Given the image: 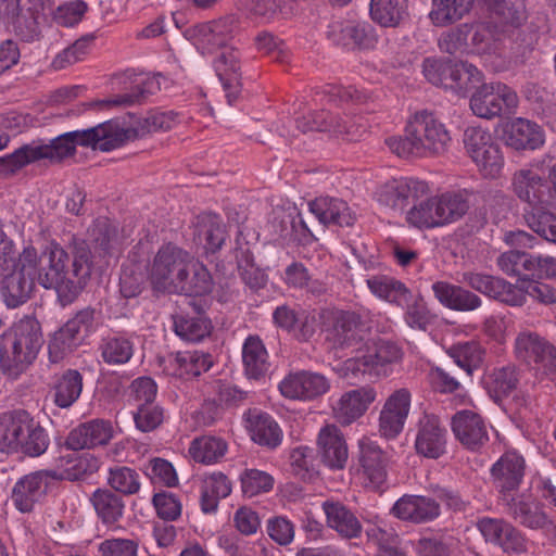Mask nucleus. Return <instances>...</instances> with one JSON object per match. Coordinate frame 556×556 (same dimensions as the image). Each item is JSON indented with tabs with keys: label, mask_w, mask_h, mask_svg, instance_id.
Instances as JSON below:
<instances>
[{
	"label": "nucleus",
	"mask_w": 556,
	"mask_h": 556,
	"mask_svg": "<svg viewBox=\"0 0 556 556\" xmlns=\"http://www.w3.org/2000/svg\"><path fill=\"white\" fill-rule=\"evenodd\" d=\"M250 431L252 440L269 448L277 447L282 440V431L278 424L268 414L251 415Z\"/></svg>",
	"instance_id": "nucleus-47"
},
{
	"label": "nucleus",
	"mask_w": 556,
	"mask_h": 556,
	"mask_svg": "<svg viewBox=\"0 0 556 556\" xmlns=\"http://www.w3.org/2000/svg\"><path fill=\"white\" fill-rule=\"evenodd\" d=\"M510 187L514 194L527 205L525 210L552 205L555 199L548 178L540 173L538 164L516 170Z\"/></svg>",
	"instance_id": "nucleus-7"
},
{
	"label": "nucleus",
	"mask_w": 556,
	"mask_h": 556,
	"mask_svg": "<svg viewBox=\"0 0 556 556\" xmlns=\"http://www.w3.org/2000/svg\"><path fill=\"white\" fill-rule=\"evenodd\" d=\"M62 475L56 470H38L21 478L12 491V501L22 513H29L48 491L51 481L59 480Z\"/></svg>",
	"instance_id": "nucleus-15"
},
{
	"label": "nucleus",
	"mask_w": 556,
	"mask_h": 556,
	"mask_svg": "<svg viewBox=\"0 0 556 556\" xmlns=\"http://www.w3.org/2000/svg\"><path fill=\"white\" fill-rule=\"evenodd\" d=\"M410 408V393L394 391L386 401L379 416V432L386 439L396 438L404 428Z\"/></svg>",
	"instance_id": "nucleus-20"
},
{
	"label": "nucleus",
	"mask_w": 556,
	"mask_h": 556,
	"mask_svg": "<svg viewBox=\"0 0 556 556\" xmlns=\"http://www.w3.org/2000/svg\"><path fill=\"white\" fill-rule=\"evenodd\" d=\"M472 113L485 119L501 116L504 112L510 113L518 105V96L510 87L503 83H482L470 97Z\"/></svg>",
	"instance_id": "nucleus-8"
},
{
	"label": "nucleus",
	"mask_w": 556,
	"mask_h": 556,
	"mask_svg": "<svg viewBox=\"0 0 556 556\" xmlns=\"http://www.w3.org/2000/svg\"><path fill=\"white\" fill-rule=\"evenodd\" d=\"M526 470L525 458L516 451L504 453L491 468V477L501 497L511 494L522 482Z\"/></svg>",
	"instance_id": "nucleus-21"
},
{
	"label": "nucleus",
	"mask_w": 556,
	"mask_h": 556,
	"mask_svg": "<svg viewBox=\"0 0 556 556\" xmlns=\"http://www.w3.org/2000/svg\"><path fill=\"white\" fill-rule=\"evenodd\" d=\"M213 278L208 269L201 263L190 261L188 269L172 293L197 298L204 296L213 290Z\"/></svg>",
	"instance_id": "nucleus-35"
},
{
	"label": "nucleus",
	"mask_w": 556,
	"mask_h": 556,
	"mask_svg": "<svg viewBox=\"0 0 556 556\" xmlns=\"http://www.w3.org/2000/svg\"><path fill=\"white\" fill-rule=\"evenodd\" d=\"M429 191L425 181L402 178L384 184L378 192V201L395 211H403Z\"/></svg>",
	"instance_id": "nucleus-19"
},
{
	"label": "nucleus",
	"mask_w": 556,
	"mask_h": 556,
	"mask_svg": "<svg viewBox=\"0 0 556 556\" xmlns=\"http://www.w3.org/2000/svg\"><path fill=\"white\" fill-rule=\"evenodd\" d=\"M370 327L362 316L351 311H340L333 315L332 325L328 329L327 340L338 349H361L366 343Z\"/></svg>",
	"instance_id": "nucleus-12"
},
{
	"label": "nucleus",
	"mask_w": 556,
	"mask_h": 556,
	"mask_svg": "<svg viewBox=\"0 0 556 556\" xmlns=\"http://www.w3.org/2000/svg\"><path fill=\"white\" fill-rule=\"evenodd\" d=\"M231 493V482L223 472L204 476L201 484V509L205 514L214 513L222 498Z\"/></svg>",
	"instance_id": "nucleus-41"
},
{
	"label": "nucleus",
	"mask_w": 556,
	"mask_h": 556,
	"mask_svg": "<svg viewBox=\"0 0 556 556\" xmlns=\"http://www.w3.org/2000/svg\"><path fill=\"white\" fill-rule=\"evenodd\" d=\"M83 336H75L64 326L56 330L49 340L48 355L52 364L61 363L80 345Z\"/></svg>",
	"instance_id": "nucleus-58"
},
{
	"label": "nucleus",
	"mask_w": 556,
	"mask_h": 556,
	"mask_svg": "<svg viewBox=\"0 0 556 556\" xmlns=\"http://www.w3.org/2000/svg\"><path fill=\"white\" fill-rule=\"evenodd\" d=\"M113 437L110 421L92 419L72 429L65 440V446L72 451L93 448L105 445Z\"/></svg>",
	"instance_id": "nucleus-24"
},
{
	"label": "nucleus",
	"mask_w": 556,
	"mask_h": 556,
	"mask_svg": "<svg viewBox=\"0 0 556 556\" xmlns=\"http://www.w3.org/2000/svg\"><path fill=\"white\" fill-rule=\"evenodd\" d=\"M242 363L244 375L250 380L260 381L270 370L267 350L258 336H249L242 345Z\"/></svg>",
	"instance_id": "nucleus-32"
},
{
	"label": "nucleus",
	"mask_w": 556,
	"mask_h": 556,
	"mask_svg": "<svg viewBox=\"0 0 556 556\" xmlns=\"http://www.w3.org/2000/svg\"><path fill=\"white\" fill-rule=\"evenodd\" d=\"M515 354L534 370L556 374V348L536 332H520L515 340Z\"/></svg>",
	"instance_id": "nucleus-11"
},
{
	"label": "nucleus",
	"mask_w": 556,
	"mask_h": 556,
	"mask_svg": "<svg viewBox=\"0 0 556 556\" xmlns=\"http://www.w3.org/2000/svg\"><path fill=\"white\" fill-rule=\"evenodd\" d=\"M104 137V125L100 124L88 129L62 134L48 142L41 139L34 140L0 157V166H3L5 173L13 174L41 160H48L51 164L61 163L75 154L77 146L98 149L100 140Z\"/></svg>",
	"instance_id": "nucleus-2"
},
{
	"label": "nucleus",
	"mask_w": 556,
	"mask_h": 556,
	"mask_svg": "<svg viewBox=\"0 0 556 556\" xmlns=\"http://www.w3.org/2000/svg\"><path fill=\"white\" fill-rule=\"evenodd\" d=\"M448 77L447 89L462 97L472 93L484 81V75L478 67L463 61L454 62Z\"/></svg>",
	"instance_id": "nucleus-42"
},
{
	"label": "nucleus",
	"mask_w": 556,
	"mask_h": 556,
	"mask_svg": "<svg viewBox=\"0 0 556 556\" xmlns=\"http://www.w3.org/2000/svg\"><path fill=\"white\" fill-rule=\"evenodd\" d=\"M41 327L34 318H23L0 337V369L16 379L35 362L42 346Z\"/></svg>",
	"instance_id": "nucleus-5"
},
{
	"label": "nucleus",
	"mask_w": 556,
	"mask_h": 556,
	"mask_svg": "<svg viewBox=\"0 0 556 556\" xmlns=\"http://www.w3.org/2000/svg\"><path fill=\"white\" fill-rule=\"evenodd\" d=\"M83 376L76 369H66L56 377L51 392L53 403L60 408H70L83 392Z\"/></svg>",
	"instance_id": "nucleus-39"
},
{
	"label": "nucleus",
	"mask_w": 556,
	"mask_h": 556,
	"mask_svg": "<svg viewBox=\"0 0 556 556\" xmlns=\"http://www.w3.org/2000/svg\"><path fill=\"white\" fill-rule=\"evenodd\" d=\"M441 226L460 219L468 211V200L459 192H446L435 197Z\"/></svg>",
	"instance_id": "nucleus-59"
},
{
	"label": "nucleus",
	"mask_w": 556,
	"mask_h": 556,
	"mask_svg": "<svg viewBox=\"0 0 556 556\" xmlns=\"http://www.w3.org/2000/svg\"><path fill=\"white\" fill-rule=\"evenodd\" d=\"M241 55L233 47L225 48L216 55L213 66L226 92L228 104L232 105L241 93Z\"/></svg>",
	"instance_id": "nucleus-22"
},
{
	"label": "nucleus",
	"mask_w": 556,
	"mask_h": 556,
	"mask_svg": "<svg viewBox=\"0 0 556 556\" xmlns=\"http://www.w3.org/2000/svg\"><path fill=\"white\" fill-rule=\"evenodd\" d=\"M72 268L66 269L68 255L51 242L41 255L36 252V280L45 289H54L63 306L71 304L86 287L91 276L90 249L84 240H73Z\"/></svg>",
	"instance_id": "nucleus-1"
},
{
	"label": "nucleus",
	"mask_w": 556,
	"mask_h": 556,
	"mask_svg": "<svg viewBox=\"0 0 556 556\" xmlns=\"http://www.w3.org/2000/svg\"><path fill=\"white\" fill-rule=\"evenodd\" d=\"M503 139L516 151L535 150L544 143V132L536 123L517 117L505 125Z\"/></svg>",
	"instance_id": "nucleus-27"
},
{
	"label": "nucleus",
	"mask_w": 556,
	"mask_h": 556,
	"mask_svg": "<svg viewBox=\"0 0 556 556\" xmlns=\"http://www.w3.org/2000/svg\"><path fill=\"white\" fill-rule=\"evenodd\" d=\"M552 205H542L532 210H523V218L528 227L544 240L556 244V214Z\"/></svg>",
	"instance_id": "nucleus-50"
},
{
	"label": "nucleus",
	"mask_w": 556,
	"mask_h": 556,
	"mask_svg": "<svg viewBox=\"0 0 556 556\" xmlns=\"http://www.w3.org/2000/svg\"><path fill=\"white\" fill-rule=\"evenodd\" d=\"M330 388L329 380L319 372L300 370L286 376L279 383L281 394L291 400H315Z\"/></svg>",
	"instance_id": "nucleus-18"
},
{
	"label": "nucleus",
	"mask_w": 556,
	"mask_h": 556,
	"mask_svg": "<svg viewBox=\"0 0 556 556\" xmlns=\"http://www.w3.org/2000/svg\"><path fill=\"white\" fill-rule=\"evenodd\" d=\"M99 350L108 365H123L132 357L134 343L124 337H106L102 339Z\"/></svg>",
	"instance_id": "nucleus-56"
},
{
	"label": "nucleus",
	"mask_w": 556,
	"mask_h": 556,
	"mask_svg": "<svg viewBox=\"0 0 556 556\" xmlns=\"http://www.w3.org/2000/svg\"><path fill=\"white\" fill-rule=\"evenodd\" d=\"M497 266L508 276L521 277V285H526L529 277L534 278L535 256L517 250L502 253L497 258Z\"/></svg>",
	"instance_id": "nucleus-46"
},
{
	"label": "nucleus",
	"mask_w": 556,
	"mask_h": 556,
	"mask_svg": "<svg viewBox=\"0 0 556 556\" xmlns=\"http://www.w3.org/2000/svg\"><path fill=\"white\" fill-rule=\"evenodd\" d=\"M453 66L451 60L427 58L422 62V74L430 84L447 89Z\"/></svg>",
	"instance_id": "nucleus-64"
},
{
	"label": "nucleus",
	"mask_w": 556,
	"mask_h": 556,
	"mask_svg": "<svg viewBox=\"0 0 556 556\" xmlns=\"http://www.w3.org/2000/svg\"><path fill=\"white\" fill-rule=\"evenodd\" d=\"M227 443L216 437H201L194 439L189 447L190 456L202 464L217 463L226 453Z\"/></svg>",
	"instance_id": "nucleus-54"
},
{
	"label": "nucleus",
	"mask_w": 556,
	"mask_h": 556,
	"mask_svg": "<svg viewBox=\"0 0 556 556\" xmlns=\"http://www.w3.org/2000/svg\"><path fill=\"white\" fill-rule=\"evenodd\" d=\"M471 160L484 177H497L504 166V156L497 142L488 146Z\"/></svg>",
	"instance_id": "nucleus-62"
},
{
	"label": "nucleus",
	"mask_w": 556,
	"mask_h": 556,
	"mask_svg": "<svg viewBox=\"0 0 556 556\" xmlns=\"http://www.w3.org/2000/svg\"><path fill=\"white\" fill-rule=\"evenodd\" d=\"M90 502L98 518L106 526L116 525L124 515L125 503L123 497L110 489H97Z\"/></svg>",
	"instance_id": "nucleus-38"
},
{
	"label": "nucleus",
	"mask_w": 556,
	"mask_h": 556,
	"mask_svg": "<svg viewBox=\"0 0 556 556\" xmlns=\"http://www.w3.org/2000/svg\"><path fill=\"white\" fill-rule=\"evenodd\" d=\"M296 128L302 131H326L334 136H344L348 140L356 141L364 132L366 125L362 117L345 116L338 113L320 110L309 113L307 116L299 117L295 121Z\"/></svg>",
	"instance_id": "nucleus-10"
},
{
	"label": "nucleus",
	"mask_w": 556,
	"mask_h": 556,
	"mask_svg": "<svg viewBox=\"0 0 556 556\" xmlns=\"http://www.w3.org/2000/svg\"><path fill=\"white\" fill-rule=\"evenodd\" d=\"M406 220L409 225L422 229L440 227V216L435 197L413 202V206L406 212Z\"/></svg>",
	"instance_id": "nucleus-52"
},
{
	"label": "nucleus",
	"mask_w": 556,
	"mask_h": 556,
	"mask_svg": "<svg viewBox=\"0 0 556 556\" xmlns=\"http://www.w3.org/2000/svg\"><path fill=\"white\" fill-rule=\"evenodd\" d=\"M489 10L503 27L518 28L527 20L523 0H495Z\"/></svg>",
	"instance_id": "nucleus-51"
},
{
	"label": "nucleus",
	"mask_w": 556,
	"mask_h": 556,
	"mask_svg": "<svg viewBox=\"0 0 556 556\" xmlns=\"http://www.w3.org/2000/svg\"><path fill=\"white\" fill-rule=\"evenodd\" d=\"M211 320L201 314L197 316L179 315L175 318L174 329L186 341L198 342L211 332Z\"/></svg>",
	"instance_id": "nucleus-57"
},
{
	"label": "nucleus",
	"mask_w": 556,
	"mask_h": 556,
	"mask_svg": "<svg viewBox=\"0 0 556 556\" xmlns=\"http://www.w3.org/2000/svg\"><path fill=\"white\" fill-rule=\"evenodd\" d=\"M431 289L439 303L452 311L472 312L482 305L479 295L459 285L435 281Z\"/></svg>",
	"instance_id": "nucleus-29"
},
{
	"label": "nucleus",
	"mask_w": 556,
	"mask_h": 556,
	"mask_svg": "<svg viewBox=\"0 0 556 556\" xmlns=\"http://www.w3.org/2000/svg\"><path fill=\"white\" fill-rule=\"evenodd\" d=\"M365 345L367 348L366 354L345 362L346 375L350 372L354 377H358V375L371 374L374 370L377 371L379 366L391 364L401 358V350L393 342L380 339L370 341L369 345L368 339Z\"/></svg>",
	"instance_id": "nucleus-17"
},
{
	"label": "nucleus",
	"mask_w": 556,
	"mask_h": 556,
	"mask_svg": "<svg viewBox=\"0 0 556 556\" xmlns=\"http://www.w3.org/2000/svg\"><path fill=\"white\" fill-rule=\"evenodd\" d=\"M236 260L239 275L242 281L253 290L263 288L266 283L265 274L254 264V257L250 248L239 245L236 249Z\"/></svg>",
	"instance_id": "nucleus-55"
},
{
	"label": "nucleus",
	"mask_w": 556,
	"mask_h": 556,
	"mask_svg": "<svg viewBox=\"0 0 556 556\" xmlns=\"http://www.w3.org/2000/svg\"><path fill=\"white\" fill-rule=\"evenodd\" d=\"M192 260L182 249L168 243L156 253L151 269V281L159 291L172 293Z\"/></svg>",
	"instance_id": "nucleus-9"
},
{
	"label": "nucleus",
	"mask_w": 556,
	"mask_h": 556,
	"mask_svg": "<svg viewBox=\"0 0 556 556\" xmlns=\"http://www.w3.org/2000/svg\"><path fill=\"white\" fill-rule=\"evenodd\" d=\"M518 372L514 365L493 368L483 379V386L490 396L501 401L509 395L518 384Z\"/></svg>",
	"instance_id": "nucleus-44"
},
{
	"label": "nucleus",
	"mask_w": 556,
	"mask_h": 556,
	"mask_svg": "<svg viewBox=\"0 0 556 556\" xmlns=\"http://www.w3.org/2000/svg\"><path fill=\"white\" fill-rule=\"evenodd\" d=\"M407 301L404 319L406 324L416 330L426 331L428 326L432 324L435 315L431 313L427 303L421 296H417L412 303Z\"/></svg>",
	"instance_id": "nucleus-63"
},
{
	"label": "nucleus",
	"mask_w": 556,
	"mask_h": 556,
	"mask_svg": "<svg viewBox=\"0 0 556 556\" xmlns=\"http://www.w3.org/2000/svg\"><path fill=\"white\" fill-rule=\"evenodd\" d=\"M501 500L507 508V514L526 528L544 529L552 523L546 514L529 496L505 494Z\"/></svg>",
	"instance_id": "nucleus-28"
},
{
	"label": "nucleus",
	"mask_w": 556,
	"mask_h": 556,
	"mask_svg": "<svg viewBox=\"0 0 556 556\" xmlns=\"http://www.w3.org/2000/svg\"><path fill=\"white\" fill-rule=\"evenodd\" d=\"M358 462L364 476L374 489L380 488L388 477L389 456L381 447L369 438L358 441Z\"/></svg>",
	"instance_id": "nucleus-26"
},
{
	"label": "nucleus",
	"mask_w": 556,
	"mask_h": 556,
	"mask_svg": "<svg viewBox=\"0 0 556 556\" xmlns=\"http://www.w3.org/2000/svg\"><path fill=\"white\" fill-rule=\"evenodd\" d=\"M88 240L101 257L115 254L122 244L118 228L106 217H98L88 229Z\"/></svg>",
	"instance_id": "nucleus-34"
},
{
	"label": "nucleus",
	"mask_w": 556,
	"mask_h": 556,
	"mask_svg": "<svg viewBox=\"0 0 556 556\" xmlns=\"http://www.w3.org/2000/svg\"><path fill=\"white\" fill-rule=\"evenodd\" d=\"M160 81L156 77H147L141 83L135 85L130 91L113 96L102 103L114 106H130L144 103L148 98L160 90Z\"/></svg>",
	"instance_id": "nucleus-53"
},
{
	"label": "nucleus",
	"mask_w": 556,
	"mask_h": 556,
	"mask_svg": "<svg viewBox=\"0 0 556 556\" xmlns=\"http://www.w3.org/2000/svg\"><path fill=\"white\" fill-rule=\"evenodd\" d=\"M50 444L47 430L26 409H12L0 414V452L39 457Z\"/></svg>",
	"instance_id": "nucleus-4"
},
{
	"label": "nucleus",
	"mask_w": 556,
	"mask_h": 556,
	"mask_svg": "<svg viewBox=\"0 0 556 556\" xmlns=\"http://www.w3.org/2000/svg\"><path fill=\"white\" fill-rule=\"evenodd\" d=\"M450 141L445 125L434 113L424 110L408 121L403 137H390L386 144L400 157H426L444 153Z\"/></svg>",
	"instance_id": "nucleus-3"
},
{
	"label": "nucleus",
	"mask_w": 556,
	"mask_h": 556,
	"mask_svg": "<svg viewBox=\"0 0 556 556\" xmlns=\"http://www.w3.org/2000/svg\"><path fill=\"white\" fill-rule=\"evenodd\" d=\"M447 354L467 377H471L473 371L482 365L484 350L479 342L468 341L452 345Z\"/></svg>",
	"instance_id": "nucleus-49"
},
{
	"label": "nucleus",
	"mask_w": 556,
	"mask_h": 556,
	"mask_svg": "<svg viewBox=\"0 0 556 556\" xmlns=\"http://www.w3.org/2000/svg\"><path fill=\"white\" fill-rule=\"evenodd\" d=\"M408 0H371L370 16L383 27H394L407 16Z\"/></svg>",
	"instance_id": "nucleus-48"
},
{
	"label": "nucleus",
	"mask_w": 556,
	"mask_h": 556,
	"mask_svg": "<svg viewBox=\"0 0 556 556\" xmlns=\"http://www.w3.org/2000/svg\"><path fill=\"white\" fill-rule=\"evenodd\" d=\"M460 282L488 298L510 306H521L525 303L523 292L518 286L493 275L471 270L464 271Z\"/></svg>",
	"instance_id": "nucleus-13"
},
{
	"label": "nucleus",
	"mask_w": 556,
	"mask_h": 556,
	"mask_svg": "<svg viewBox=\"0 0 556 556\" xmlns=\"http://www.w3.org/2000/svg\"><path fill=\"white\" fill-rule=\"evenodd\" d=\"M323 509L327 517V523L344 538H356L362 531V525L356 516L342 503L326 501Z\"/></svg>",
	"instance_id": "nucleus-37"
},
{
	"label": "nucleus",
	"mask_w": 556,
	"mask_h": 556,
	"mask_svg": "<svg viewBox=\"0 0 556 556\" xmlns=\"http://www.w3.org/2000/svg\"><path fill=\"white\" fill-rule=\"evenodd\" d=\"M274 323L287 330L293 331L300 341H307L315 333L314 319L305 312H299L288 305L277 306L273 313Z\"/></svg>",
	"instance_id": "nucleus-36"
},
{
	"label": "nucleus",
	"mask_w": 556,
	"mask_h": 556,
	"mask_svg": "<svg viewBox=\"0 0 556 556\" xmlns=\"http://www.w3.org/2000/svg\"><path fill=\"white\" fill-rule=\"evenodd\" d=\"M399 519L413 523H426L440 516V504L429 496L405 494L391 508Z\"/></svg>",
	"instance_id": "nucleus-23"
},
{
	"label": "nucleus",
	"mask_w": 556,
	"mask_h": 556,
	"mask_svg": "<svg viewBox=\"0 0 556 556\" xmlns=\"http://www.w3.org/2000/svg\"><path fill=\"white\" fill-rule=\"evenodd\" d=\"M197 237L206 253H216L227 239V230L216 214H204L198 220Z\"/></svg>",
	"instance_id": "nucleus-43"
},
{
	"label": "nucleus",
	"mask_w": 556,
	"mask_h": 556,
	"mask_svg": "<svg viewBox=\"0 0 556 556\" xmlns=\"http://www.w3.org/2000/svg\"><path fill=\"white\" fill-rule=\"evenodd\" d=\"M35 261V248H24L18 257L14 250L8 269L0 270V293L9 308H16L31 298L36 287Z\"/></svg>",
	"instance_id": "nucleus-6"
},
{
	"label": "nucleus",
	"mask_w": 556,
	"mask_h": 556,
	"mask_svg": "<svg viewBox=\"0 0 556 556\" xmlns=\"http://www.w3.org/2000/svg\"><path fill=\"white\" fill-rule=\"evenodd\" d=\"M452 430L456 439L472 451L480 448L489 440L483 418L472 410L457 412L452 418Z\"/></svg>",
	"instance_id": "nucleus-25"
},
{
	"label": "nucleus",
	"mask_w": 556,
	"mask_h": 556,
	"mask_svg": "<svg viewBox=\"0 0 556 556\" xmlns=\"http://www.w3.org/2000/svg\"><path fill=\"white\" fill-rule=\"evenodd\" d=\"M96 36L87 34L77 39L73 45L60 52L52 61L54 70H62L78 61H81L90 50Z\"/></svg>",
	"instance_id": "nucleus-61"
},
{
	"label": "nucleus",
	"mask_w": 556,
	"mask_h": 556,
	"mask_svg": "<svg viewBox=\"0 0 556 556\" xmlns=\"http://www.w3.org/2000/svg\"><path fill=\"white\" fill-rule=\"evenodd\" d=\"M308 207L323 225L352 226L355 220L348 203L340 199L320 197L309 202Z\"/></svg>",
	"instance_id": "nucleus-33"
},
{
	"label": "nucleus",
	"mask_w": 556,
	"mask_h": 556,
	"mask_svg": "<svg viewBox=\"0 0 556 556\" xmlns=\"http://www.w3.org/2000/svg\"><path fill=\"white\" fill-rule=\"evenodd\" d=\"M470 7L469 0H431L429 20L435 27H446L467 15Z\"/></svg>",
	"instance_id": "nucleus-45"
},
{
	"label": "nucleus",
	"mask_w": 556,
	"mask_h": 556,
	"mask_svg": "<svg viewBox=\"0 0 556 556\" xmlns=\"http://www.w3.org/2000/svg\"><path fill=\"white\" fill-rule=\"evenodd\" d=\"M447 430L434 414L425 413L416 425L415 450L418 455L437 459L446 451Z\"/></svg>",
	"instance_id": "nucleus-16"
},
{
	"label": "nucleus",
	"mask_w": 556,
	"mask_h": 556,
	"mask_svg": "<svg viewBox=\"0 0 556 556\" xmlns=\"http://www.w3.org/2000/svg\"><path fill=\"white\" fill-rule=\"evenodd\" d=\"M376 392L370 387H362L342 394L334 406V417L343 426H348L363 416L375 401Z\"/></svg>",
	"instance_id": "nucleus-30"
},
{
	"label": "nucleus",
	"mask_w": 556,
	"mask_h": 556,
	"mask_svg": "<svg viewBox=\"0 0 556 556\" xmlns=\"http://www.w3.org/2000/svg\"><path fill=\"white\" fill-rule=\"evenodd\" d=\"M477 528L486 542L497 545L506 554L527 552L522 532L504 519L483 517L477 521Z\"/></svg>",
	"instance_id": "nucleus-14"
},
{
	"label": "nucleus",
	"mask_w": 556,
	"mask_h": 556,
	"mask_svg": "<svg viewBox=\"0 0 556 556\" xmlns=\"http://www.w3.org/2000/svg\"><path fill=\"white\" fill-rule=\"evenodd\" d=\"M367 287L377 298L404 306L412 299L410 290L400 280L386 275H375L366 280Z\"/></svg>",
	"instance_id": "nucleus-40"
},
{
	"label": "nucleus",
	"mask_w": 556,
	"mask_h": 556,
	"mask_svg": "<svg viewBox=\"0 0 556 556\" xmlns=\"http://www.w3.org/2000/svg\"><path fill=\"white\" fill-rule=\"evenodd\" d=\"M318 453L330 469H343L348 460V446L343 434L333 425L324 427L318 435Z\"/></svg>",
	"instance_id": "nucleus-31"
},
{
	"label": "nucleus",
	"mask_w": 556,
	"mask_h": 556,
	"mask_svg": "<svg viewBox=\"0 0 556 556\" xmlns=\"http://www.w3.org/2000/svg\"><path fill=\"white\" fill-rule=\"evenodd\" d=\"M108 483L111 490L123 495H134L140 490L139 473L126 466H114L109 469Z\"/></svg>",
	"instance_id": "nucleus-60"
}]
</instances>
